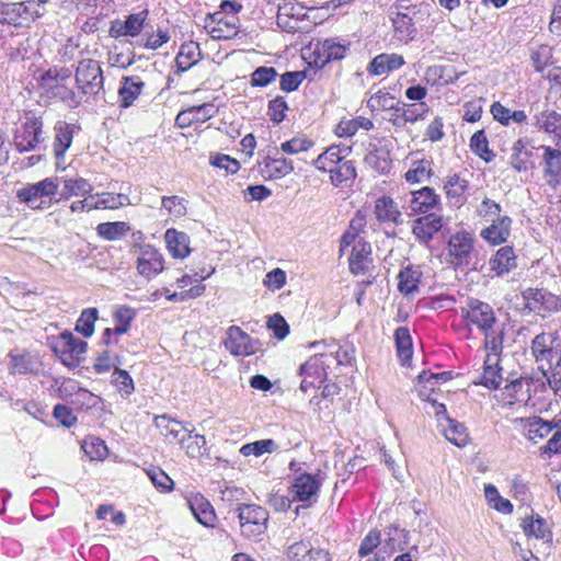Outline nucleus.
<instances>
[{
	"label": "nucleus",
	"mask_w": 561,
	"mask_h": 561,
	"mask_svg": "<svg viewBox=\"0 0 561 561\" xmlns=\"http://www.w3.org/2000/svg\"><path fill=\"white\" fill-rule=\"evenodd\" d=\"M423 273L420 266L409 264L398 274V290L404 295H413L419 291Z\"/></svg>",
	"instance_id": "7c9ffc66"
},
{
	"label": "nucleus",
	"mask_w": 561,
	"mask_h": 561,
	"mask_svg": "<svg viewBox=\"0 0 561 561\" xmlns=\"http://www.w3.org/2000/svg\"><path fill=\"white\" fill-rule=\"evenodd\" d=\"M408 545V531L404 529H394V534L390 537L382 549H379L374 557L367 561H387L388 557L396 552L402 551Z\"/></svg>",
	"instance_id": "c03bdc74"
},
{
	"label": "nucleus",
	"mask_w": 561,
	"mask_h": 561,
	"mask_svg": "<svg viewBox=\"0 0 561 561\" xmlns=\"http://www.w3.org/2000/svg\"><path fill=\"white\" fill-rule=\"evenodd\" d=\"M99 318V310L94 307L85 308L81 311L75 330L84 337H90L94 333V323Z\"/></svg>",
	"instance_id": "5fc2aeb1"
},
{
	"label": "nucleus",
	"mask_w": 561,
	"mask_h": 561,
	"mask_svg": "<svg viewBox=\"0 0 561 561\" xmlns=\"http://www.w3.org/2000/svg\"><path fill=\"white\" fill-rule=\"evenodd\" d=\"M512 224L513 219L510 216H499L490 226L481 230L480 237L491 245L503 244L511 236Z\"/></svg>",
	"instance_id": "a211bd4d"
},
{
	"label": "nucleus",
	"mask_w": 561,
	"mask_h": 561,
	"mask_svg": "<svg viewBox=\"0 0 561 561\" xmlns=\"http://www.w3.org/2000/svg\"><path fill=\"white\" fill-rule=\"evenodd\" d=\"M525 309L540 316L561 310V298L543 288H527L523 291Z\"/></svg>",
	"instance_id": "9d476101"
},
{
	"label": "nucleus",
	"mask_w": 561,
	"mask_h": 561,
	"mask_svg": "<svg viewBox=\"0 0 561 561\" xmlns=\"http://www.w3.org/2000/svg\"><path fill=\"white\" fill-rule=\"evenodd\" d=\"M531 382L527 378H518L510 382L502 389L500 401L503 405H513L515 403H527L530 400Z\"/></svg>",
	"instance_id": "6ab92c4d"
},
{
	"label": "nucleus",
	"mask_w": 561,
	"mask_h": 561,
	"mask_svg": "<svg viewBox=\"0 0 561 561\" xmlns=\"http://www.w3.org/2000/svg\"><path fill=\"white\" fill-rule=\"evenodd\" d=\"M222 343L227 351H254L257 340H253L241 328L231 325L227 329Z\"/></svg>",
	"instance_id": "c756f323"
},
{
	"label": "nucleus",
	"mask_w": 561,
	"mask_h": 561,
	"mask_svg": "<svg viewBox=\"0 0 561 561\" xmlns=\"http://www.w3.org/2000/svg\"><path fill=\"white\" fill-rule=\"evenodd\" d=\"M20 2H1L0 1V24L22 26Z\"/></svg>",
	"instance_id": "13d9d810"
},
{
	"label": "nucleus",
	"mask_w": 561,
	"mask_h": 561,
	"mask_svg": "<svg viewBox=\"0 0 561 561\" xmlns=\"http://www.w3.org/2000/svg\"><path fill=\"white\" fill-rule=\"evenodd\" d=\"M489 265L496 276H504L517 267V256L512 245L500 248L490 259Z\"/></svg>",
	"instance_id": "a878e982"
},
{
	"label": "nucleus",
	"mask_w": 561,
	"mask_h": 561,
	"mask_svg": "<svg viewBox=\"0 0 561 561\" xmlns=\"http://www.w3.org/2000/svg\"><path fill=\"white\" fill-rule=\"evenodd\" d=\"M206 27H209V34L214 39H231L238 35L237 16H226L222 12L208 14Z\"/></svg>",
	"instance_id": "4468645a"
},
{
	"label": "nucleus",
	"mask_w": 561,
	"mask_h": 561,
	"mask_svg": "<svg viewBox=\"0 0 561 561\" xmlns=\"http://www.w3.org/2000/svg\"><path fill=\"white\" fill-rule=\"evenodd\" d=\"M241 534L254 541L262 540L268 522V512L255 504H241L237 508Z\"/></svg>",
	"instance_id": "423d86ee"
},
{
	"label": "nucleus",
	"mask_w": 561,
	"mask_h": 561,
	"mask_svg": "<svg viewBox=\"0 0 561 561\" xmlns=\"http://www.w3.org/2000/svg\"><path fill=\"white\" fill-rule=\"evenodd\" d=\"M44 123L41 117H27L14 134V146L19 152L36 150L44 142Z\"/></svg>",
	"instance_id": "1a4fd4ad"
},
{
	"label": "nucleus",
	"mask_w": 561,
	"mask_h": 561,
	"mask_svg": "<svg viewBox=\"0 0 561 561\" xmlns=\"http://www.w3.org/2000/svg\"><path fill=\"white\" fill-rule=\"evenodd\" d=\"M48 346L50 351H85L88 343L84 340L76 337L72 332L65 330L64 332L48 336Z\"/></svg>",
	"instance_id": "a19ab883"
},
{
	"label": "nucleus",
	"mask_w": 561,
	"mask_h": 561,
	"mask_svg": "<svg viewBox=\"0 0 561 561\" xmlns=\"http://www.w3.org/2000/svg\"><path fill=\"white\" fill-rule=\"evenodd\" d=\"M262 164L265 179H280L294 171L293 161L286 158L265 157Z\"/></svg>",
	"instance_id": "a18cd8bd"
},
{
	"label": "nucleus",
	"mask_w": 561,
	"mask_h": 561,
	"mask_svg": "<svg viewBox=\"0 0 561 561\" xmlns=\"http://www.w3.org/2000/svg\"><path fill=\"white\" fill-rule=\"evenodd\" d=\"M433 405L435 409V414L437 416L443 415L446 421V425H443V432L446 439H448L457 447H465L469 442V434L467 432V427L463 424L446 415L447 410L445 404L436 403L435 401H433Z\"/></svg>",
	"instance_id": "f3484780"
},
{
	"label": "nucleus",
	"mask_w": 561,
	"mask_h": 561,
	"mask_svg": "<svg viewBox=\"0 0 561 561\" xmlns=\"http://www.w3.org/2000/svg\"><path fill=\"white\" fill-rule=\"evenodd\" d=\"M72 76V71L68 67H50L45 70L37 79L38 83H65Z\"/></svg>",
	"instance_id": "052dcab7"
},
{
	"label": "nucleus",
	"mask_w": 561,
	"mask_h": 561,
	"mask_svg": "<svg viewBox=\"0 0 561 561\" xmlns=\"http://www.w3.org/2000/svg\"><path fill=\"white\" fill-rule=\"evenodd\" d=\"M348 49L350 43L342 42L337 37L325 38L317 45L314 61L320 67H324L331 61L343 59Z\"/></svg>",
	"instance_id": "dca6fc26"
},
{
	"label": "nucleus",
	"mask_w": 561,
	"mask_h": 561,
	"mask_svg": "<svg viewBox=\"0 0 561 561\" xmlns=\"http://www.w3.org/2000/svg\"><path fill=\"white\" fill-rule=\"evenodd\" d=\"M432 161L421 159L413 161L411 168L405 172L404 178L408 183H422L432 175Z\"/></svg>",
	"instance_id": "864d4df0"
},
{
	"label": "nucleus",
	"mask_w": 561,
	"mask_h": 561,
	"mask_svg": "<svg viewBox=\"0 0 561 561\" xmlns=\"http://www.w3.org/2000/svg\"><path fill=\"white\" fill-rule=\"evenodd\" d=\"M76 84L83 94L98 96L104 94V77L98 60L85 58L78 62L76 68Z\"/></svg>",
	"instance_id": "0eeeda50"
},
{
	"label": "nucleus",
	"mask_w": 561,
	"mask_h": 561,
	"mask_svg": "<svg viewBox=\"0 0 561 561\" xmlns=\"http://www.w3.org/2000/svg\"><path fill=\"white\" fill-rule=\"evenodd\" d=\"M469 324L476 325L484 335L485 351H502L511 345L506 343L504 328L496 320L493 308L479 299L470 298L461 309Z\"/></svg>",
	"instance_id": "f257e3e1"
},
{
	"label": "nucleus",
	"mask_w": 561,
	"mask_h": 561,
	"mask_svg": "<svg viewBox=\"0 0 561 561\" xmlns=\"http://www.w3.org/2000/svg\"><path fill=\"white\" fill-rule=\"evenodd\" d=\"M404 64L402 55L382 53L369 61L366 70L371 76H382L400 69Z\"/></svg>",
	"instance_id": "b1692460"
},
{
	"label": "nucleus",
	"mask_w": 561,
	"mask_h": 561,
	"mask_svg": "<svg viewBox=\"0 0 561 561\" xmlns=\"http://www.w3.org/2000/svg\"><path fill=\"white\" fill-rule=\"evenodd\" d=\"M543 149L545 176L551 187H557L561 181V151L559 149L541 146Z\"/></svg>",
	"instance_id": "bb28decb"
},
{
	"label": "nucleus",
	"mask_w": 561,
	"mask_h": 561,
	"mask_svg": "<svg viewBox=\"0 0 561 561\" xmlns=\"http://www.w3.org/2000/svg\"><path fill=\"white\" fill-rule=\"evenodd\" d=\"M513 424L534 444L547 437L554 427H558V421H545L539 416L516 417L513 420Z\"/></svg>",
	"instance_id": "f8f14e48"
},
{
	"label": "nucleus",
	"mask_w": 561,
	"mask_h": 561,
	"mask_svg": "<svg viewBox=\"0 0 561 561\" xmlns=\"http://www.w3.org/2000/svg\"><path fill=\"white\" fill-rule=\"evenodd\" d=\"M442 226L440 216L428 214L413 221L412 232L421 242L427 243L442 229Z\"/></svg>",
	"instance_id": "393cba45"
},
{
	"label": "nucleus",
	"mask_w": 561,
	"mask_h": 561,
	"mask_svg": "<svg viewBox=\"0 0 561 561\" xmlns=\"http://www.w3.org/2000/svg\"><path fill=\"white\" fill-rule=\"evenodd\" d=\"M20 5L22 26L41 19L46 12L44 8L35 4V0L21 1Z\"/></svg>",
	"instance_id": "774afa93"
},
{
	"label": "nucleus",
	"mask_w": 561,
	"mask_h": 561,
	"mask_svg": "<svg viewBox=\"0 0 561 561\" xmlns=\"http://www.w3.org/2000/svg\"><path fill=\"white\" fill-rule=\"evenodd\" d=\"M531 125L538 131L552 135L553 139L561 140V113L548 105L533 114Z\"/></svg>",
	"instance_id": "2eb2a0df"
},
{
	"label": "nucleus",
	"mask_w": 561,
	"mask_h": 561,
	"mask_svg": "<svg viewBox=\"0 0 561 561\" xmlns=\"http://www.w3.org/2000/svg\"><path fill=\"white\" fill-rule=\"evenodd\" d=\"M359 128L370 130L374 128V123L365 117H357L345 122L342 121L336 127V135L339 137H352Z\"/></svg>",
	"instance_id": "6e6d98bb"
},
{
	"label": "nucleus",
	"mask_w": 561,
	"mask_h": 561,
	"mask_svg": "<svg viewBox=\"0 0 561 561\" xmlns=\"http://www.w3.org/2000/svg\"><path fill=\"white\" fill-rule=\"evenodd\" d=\"M537 368L550 383L561 385V353H531Z\"/></svg>",
	"instance_id": "5701e85b"
},
{
	"label": "nucleus",
	"mask_w": 561,
	"mask_h": 561,
	"mask_svg": "<svg viewBox=\"0 0 561 561\" xmlns=\"http://www.w3.org/2000/svg\"><path fill=\"white\" fill-rule=\"evenodd\" d=\"M161 205L169 215L174 217H183L187 213V201L178 195L163 196L161 199Z\"/></svg>",
	"instance_id": "e2e57ef3"
},
{
	"label": "nucleus",
	"mask_w": 561,
	"mask_h": 561,
	"mask_svg": "<svg viewBox=\"0 0 561 561\" xmlns=\"http://www.w3.org/2000/svg\"><path fill=\"white\" fill-rule=\"evenodd\" d=\"M72 391L70 393V403L79 410H89L95 408L99 403V397L93 394L87 389L78 388L76 382L69 381L60 388V392L64 393Z\"/></svg>",
	"instance_id": "cd10ccee"
},
{
	"label": "nucleus",
	"mask_w": 561,
	"mask_h": 561,
	"mask_svg": "<svg viewBox=\"0 0 561 561\" xmlns=\"http://www.w3.org/2000/svg\"><path fill=\"white\" fill-rule=\"evenodd\" d=\"M137 271L147 279H151L160 274L164 268V259L162 254L150 244L138 245Z\"/></svg>",
	"instance_id": "9b49d317"
},
{
	"label": "nucleus",
	"mask_w": 561,
	"mask_h": 561,
	"mask_svg": "<svg viewBox=\"0 0 561 561\" xmlns=\"http://www.w3.org/2000/svg\"><path fill=\"white\" fill-rule=\"evenodd\" d=\"M278 73L274 67L261 66L251 73L250 83L252 87L264 88L276 80Z\"/></svg>",
	"instance_id": "680f3d73"
},
{
	"label": "nucleus",
	"mask_w": 561,
	"mask_h": 561,
	"mask_svg": "<svg viewBox=\"0 0 561 561\" xmlns=\"http://www.w3.org/2000/svg\"><path fill=\"white\" fill-rule=\"evenodd\" d=\"M351 147L330 146L325 151L320 153L314 160V167L322 172H328L335 165L346 161V156L350 153Z\"/></svg>",
	"instance_id": "473e14b6"
},
{
	"label": "nucleus",
	"mask_w": 561,
	"mask_h": 561,
	"mask_svg": "<svg viewBox=\"0 0 561 561\" xmlns=\"http://www.w3.org/2000/svg\"><path fill=\"white\" fill-rule=\"evenodd\" d=\"M289 471L293 473V481L289 486V494L294 501L304 503L310 507L318 502L319 492L324 481V473L317 470L316 473L306 472L302 463L295 460L289 462Z\"/></svg>",
	"instance_id": "7ed1b4c3"
},
{
	"label": "nucleus",
	"mask_w": 561,
	"mask_h": 561,
	"mask_svg": "<svg viewBox=\"0 0 561 561\" xmlns=\"http://www.w3.org/2000/svg\"><path fill=\"white\" fill-rule=\"evenodd\" d=\"M374 213L380 222H392L394 225L403 222L398 204L390 196L383 195L377 198Z\"/></svg>",
	"instance_id": "c85d7f7f"
},
{
	"label": "nucleus",
	"mask_w": 561,
	"mask_h": 561,
	"mask_svg": "<svg viewBox=\"0 0 561 561\" xmlns=\"http://www.w3.org/2000/svg\"><path fill=\"white\" fill-rule=\"evenodd\" d=\"M55 137H54V154L56 159L64 158L66 151L72 144L73 139V126L64 122L58 121L54 126Z\"/></svg>",
	"instance_id": "ea45409f"
},
{
	"label": "nucleus",
	"mask_w": 561,
	"mask_h": 561,
	"mask_svg": "<svg viewBox=\"0 0 561 561\" xmlns=\"http://www.w3.org/2000/svg\"><path fill=\"white\" fill-rule=\"evenodd\" d=\"M167 248L175 259H184L191 253L190 237L173 228L168 229L164 234Z\"/></svg>",
	"instance_id": "58836bf2"
},
{
	"label": "nucleus",
	"mask_w": 561,
	"mask_h": 561,
	"mask_svg": "<svg viewBox=\"0 0 561 561\" xmlns=\"http://www.w3.org/2000/svg\"><path fill=\"white\" fill-rule=\"evenodd\" d=\"M206 438L201 434H187L185 443L182 445L190 458H198L207 451Z\"/></svg>",
	"instance_id": "bf43d9fd"
},
{
	"label": "nucleus",
	"mask_w": 561,
	"mask_h": 561,
	"mask_svg": "<svg viewBox=\"0 0 561 561\" xmlns=\"http://www.w3.org/2000/svg\"><path fill=\"white\" fill-rule=\"evenodd\" d=\"M215 106L211 103L194 105L182 110L175 117V126L183 129L195 123H204L210 119L215 114Z\"/></svg>",
	"instance_id": "412c9836"
},
{
	"label": "nucleus",
	"mask_w": 561,
	"mask_h": 561,
	"mask_svg": "<svg viewBox=\"0 0 561 561\" xmlns=\"http://www.w3.org/2000/svg\"><path fill=\"white\" fill-rule=\"evenodd\" d=\"M130 230L129 224L125 221L101 222L96 227L98 234L108 241L118 240Z\"/></svg>",
	"instance_id": "603ef678"
},
{
	"label": "nucleus",
	"mask_w": 561,
	"mask_h": 561,
	"mask_svg": "<svg viewBox=\"0 0 561 561\" xmlns=\"http://www.w3.org/2000/svg\"><path fill=\"white\" fill-rule=\"evenodd\" d=\"M58 183L62 184L61 190L58 192L59 198L56 199V202L59 201H68L72 196H85L89 195L93 191V186L89 183L88 180L83 178H77V179H66V178H58Z\"/></svg>",
	"instance_id": "e433bc0d"
},
{
	"label": "nucleus",
	"mask_w": 561,
	"mask_h": 561,
	"mask_svg": "<svg viewBox=\"0 0 561 561\" xmlns=\"http://www.w3.org/2000/svg\"><path fill=\"white\" fill-rule=\"evenodd\" d=\"M305 79V71H286L280 75L279 88L282 91L287 93L294 92L298 90Z\"/></svg>",
	"instance_id": "338daca9"
},
{
	"label": "nucleus",
	"mask_w": 561,
	"mask_h": 561,
	"mask_svg": "<svg viewBox=\"0 0 561 561\" xmlns=\"http://www.w3.org/2000/svg\"><path fill=\"white\" fill-rule=\"evenodd\" d=\"M330 181L335 187L350 186L357 176L353 161L346 160L333 169H329Z\"/></svg>",
	"instance_id": "49530a36"
},
{
	"label": "nucleus",
	"mask_w": 561,
	"mask_h": 561,
	"mask_svg": "<svg viewBox=\"0 0 561 561\" xmlns=\"http://www.w3.org/2000/svg\"><path fill=\"white\" fill-rule=\"evenodd\" d=\"M148 15V9H144L137 13L128 14L124 21L118 19L112 21L108 30L110 36L113 38L138 36L145 27Z\"/></svg>",
	"instance_id": "ddd939ff"
},
{
	"label": "nucleus",
	"mask_w": 561,
	"mask_h": 561,
	"mask_svg": "<svg viewBox=\"0 0 561 561\" xmlns=\"http://www.w3.org/2000/svg\"><path fill=\"white\" fill-rule=\"evenodd\" d=\"M501 355L502 353H486L482 383L488 388H497L502 381Z\"/></svg>",
	"instance_id": "79ce46f5"
},
{
	"label": "nucleus",
	"mask_w": 561,
	"mask_h": 561,
	"mask_svg": "<svg viewBox=\"0 0 561 561\" xmlns=\"http://www.w3.org/2000/svg\"><path fill=\"white\" fill-rule=\"evenodd\" d=\"M365 162L380 174L389 173L392 167L390 151L386 146L370 145L369 151L365 156Z\"/></svg>",
	"instance_id": "4c0bfd02"
},
{
	"label": "nucleus",
	"mask_w": 561,
	"mask_h": 561,
	"mask_svg": "<svg viewBox=\"0 0 561 561\" xmlns=\"http://www.w3.org/2000/svg\"><path fill=\"white\" fill-rule=\"evenodd\" d=\"M471 151L485 162H491L495 153L489 148V140L484 129L477 130L470 138Z\"/></svg>",
	"instance_id": "8fccbe9b"
},
{
	"label": "nucleus",
	"mask_w": 561,
	"mask_h": 561,
	"mask_svg": "<svg viewBox=\"0 0 561 561\" xmlns=\"http://www.w3.org/2000/svg\"><path fill=\"white\" fill-rule=\"evenodd\" d=\"M277 449L278 445L276 442L267 438L244 444L240 447L239 453L244 457L254 456L257 458L264 454H273Z\"/></svg>",
	"instance_id": "3c124183"
},
{
	"label": "nucleus",
	"mask_w": 561,
	"mask_h": 561,
	"mask_svg": "<svg viewBox=\"0 0 561 561\" xmlns=\"http://www.w3.org/2000/svg\"><path fill=\"white\" fill-rule=\"evenodd\" d=\"M468 187V181L461 179L457 173L448 175L444 184V190L448 201L457 207H461L465 204V193Z\"/></svg>",
	"instance_id": "37998d69"
},
{
	"label": "nucleus",
	"mask_w": 561,
	"mask_h": 561,
	"mask_svg": "<svg viewBox=\"0 0 561 561\" xmlns=\"http://www.w3.org/2000/svg\"><path fill=\"white\" fill-rule=\"evenodd\" d=\"M188 506L198 523L206 527H214L216 523L215 511L207 499L201 494L188 500Z\"/></svg>",
	"instance_id": "2f4dec72"
},
{
	"label": "nucleus",
	"mask_w": 561,
	"mask_h": 561,
	"mask_svg": "<svg viewBox=\"0 0 561 561\" xmlns=\"http://www.w3.org/2000/svg\"><path fill=\"white\" fill-rule=\"evenodd\" d=\"M470 233L466 231L456 232L449 237L447 243L449 262L455 270H460L466 274L471 271L480 272L483 264L479 260H474V245Z\"/></svg>",
	"instance_id": "39448f33"
},
{
	"label": "nucleus",
	"mask_w": 561,
	"mask_h": 561,
	"mask_svg": "<svg viewBox=\"0 0 561 561\" xmlns=\"http://www.w3.org/2000/svg\"><path fill=\"white\" fill-rule=\"evenodd\" d=\"M350 353H316L300 366V375L305 378L300 383V390L307 392L316 387V382L322 383L328 377L331 365H343L350 362Z\"/></svg>",
	"instance_id": "20e7f679"
},
{
	"label": "nucleus",
	"mask_w": 561,
	"mask_h": 561,
	"mask_svg": "<svg viewBox=\"0 0 561 561\" xmlns=\"http://www.w3.org/2000/svg\"><path fill=\"white\" fill-rule=\"evenodd\" d=\"M11 367L14 373L30 374L37 371V364L30 357V353L11 355Z\"/></svg>",
	"instance_id": "69168bd1"
},
{
	"label": "nucleus",
	"mask_w": 561,
	"mask_h": 561,
	"mask_svg": "<svg viewBox=\"0 0 561 561\" xmlns=\"http://www.w3.org/2000/svg\"><path fill=\"white\" fill-rule=\"evenodd\" d=\"M288 104L284 96L277 95L267 104V115L274 124H280L286 118Z\"/></svg>",
	"instance_id": "0e129e2a"
},
{
	"label": "nucleus",
	"mask_w": 561,
	"mask_h": 561,
	"mask_svg": "<svg viewBox=\"0 0 561 561\" xmlns=\"http://www.w3.org/2000/svg\"><path fill=\"white\" fill-rule=\"evenodd\" d=\"M396 113H401V121H408V123H415L417 121L424 119L428 112L430 107L425 102L420 103H404V102H396Z\"/></svg>",
	"instance_id": "de8ad7c7"
},
{
	"label": "nucleus",
	"mask_w": 561,
	"mask_h": 561,
	"mask_svg": "<svg viewBox=\"0 0 561 561\" xmlns=\"http://www.w3.org/2000/svg\"><path fill=\"white\" fill-rule=\"evenodd\" d=\"M522 526L527 537H534L542 540H550L551 538V531L547 522L539 515L525 518Z\"/></svg>",
	"instance_id": "09e8293b"
},
{
	"label": "nucleus",
	"mask_w": 561,
	"mask_h": 561,
	"mask_svg": "<svg viewBox=\"0 0 561 561\" xmlns=\"http://www.w3.org/2000/svg\"><path fill=\"white\" fill-rule=\"evenodd\" d=\"M440 205V198L434 188L424 186L411 193L409 207L413 214H432Z\"/></svg>",
	"instance_id": "aec40b11"
},
{
	"label": "nucleus",
	"mask_w": 561,
	"mask_h": 561,
	"mask_svg": "<svg viewBox=\"0 0 561 561\" xmlns=\"http://www.w3.org/2000/svg\"><path fill=\"white\" fill-rule=\"evenodd\" d=\"M136 317V312L133 308L128 306H121L118 307L114 312V327L113 330L115 331L116 335H122L126 333L133 320Z\"/></svg>",
	"instance_id": "4d7b16f0"
},
{
	"label": "nucleus",
	"mask_w": 561,
	"mask_h": 561,
	"mask_svg": "<svg viewBox=\"0 0 561 561\" xmlns=\"http://www.w3.org/2000/svg\"><path fill=\"white\" fill-rule=\"evenodd\" d=\"M202 56L199 45L193 41L181 45L180 50L175 57L176 75H181L194 65H196Z\"/></svg>",
	"instance_id": "c9c22d12"
},
{
	"label": "nucleus",
	"mask_w": 561,
	"mask_h": 561,
	"mask_svg": "<svg viewBox=\"0 0 561 561\" xmlns=\"http://www.w3.org/2000/svg\"><path fill=\"white\" fill-rule=\"evenodd\" d=\"M396 10L397 12H391L393 36L408 44L416 38L419 27L427 22L431 15L430 5L424 2L409 4V0H399Z\"/></svg>",
	"instance_id": "f03ea898"
},
{
	"label": "nucleus",
	"mask_w": 561,
	"mask_h": 561,
	"mask_svg": "<svg viewBox=\"0 0 561 561\" xmlns=\"http://www.w3.org/2000/svg\"><path fill=\"white\" fill-rule=\"evenodd\" d=\"M286 556L288 561H331V556L328 550L313 548L305 541L290 545Z\"/></svg>",
	"instance_id": "4be33fe9"
},
{
	"label": "nucleus",
	"mask_w": 561,
	"mask_h": 561,
	"mask_svg": "<svg viewBox=\"0 0 561 561\" xmlns=\"http://www.w3.org/2000/svg\"><path fill=\"white\" fill-rule=\"evenodd\" d=\"M43 90V95L47 99H55L67 103L70 107H77L80 104V99L76 92L67 87L65 83H38Z\"/></svg>",
	"instance_id": "f704fd0d"
},
{
	"label": "nucleus",
	"mask_w": 561,
	"mask_h": 561,
	"mask_svg": "<svg viewBox=\"0 0 561 561\" xmlns=\"http://www.w3.org/2000/svg\"><path fill=\"white\" fill-rule=\"evenodd\" d=\"M145 87L144 81L137 76L124 77L118 89L121 107L127 108L134 104Z\"/></svg>",
	"instance_id": "72a5a7b5"
},
{
	"label": "nucleus",
	"mask_w": 561,
	"mask_h": 561,
	"mask_svg": "<svg viewBox=\"0 0 561 561\" xmlns=\"http://www.w3.org/2000/svg\"><path fill=\"white\" fill-rule=\"evenodd\" d=\"M58 178H46L18 190L16 197L32 209H45L49 204L47 205L43 198L55 196L58 193Z\"/></svg>",
	"instance_id": "6e6552de"
}]
</instances>
